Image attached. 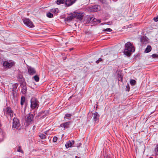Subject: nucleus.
I'll list each match as a JSON object with an SVG mask.
<instances>
[{"label": "nucleus", "mask_w": 158, "mask_h": 158, "mask_svg": "<svg viewBox=\"0 0 158 158\" xmlns=\"http://www.w3.org/2000/svg\"><path fill=\"white\" fill-rule=\"evenodd\" d=\"M135 48L133 45L130 42H127L125 44V48L124 51V54L129 56L131 52H134Z\"/></svg>", "instance_id": "obj_1"}, {"label": "nucleus", "mask_w": 158, "mask_h": 158, "mask_svg": "<svg viewBox=\"0 0 158 158\" xmlns=\"http://www.w3.org/2000/svg\"><path fill=\"white\" fill-rule=\"evenodd\" d=\"M24 23L27 27H33L34 25L33 23L29 19L24 18L23 19Z\"/></svg>", "instance_id": "obj_2"}, {"label": "nucleus", "mask_w": 158, "mask_h": 158, "mask_svg": "<svg viewBox=\"0 0 158 158\" xmlns=\"http://www.w3.org/2000/svg\"><path fill=\"white\" fill-rule=\"evenodd\" d=\"M4 113L7 116H10L11 118L13 115V111L10 107H7L4 109Z\"/></svg>", "instance_id": "obj_3"}, {"label": "nucleus", "mask_w": 158, "mask_h": 158, "mask_svg": "<svg viewBox=\"0 0 158 158\" xmlns=\"http://www.w3.org/2000/svg\"><path fill=\"white\" fill-rule=\"evenodd\" d=\"M20 125L19 120L16 118H14L13 119V128L18 129Z\"/></svg>", "instance_id": "obj_4"}, {"label": "nucleus", "mask_w": 158, "mask_h": 158, "mask_svg": "<svg viewBox=\"0 0 158 158\" xmlns=\"http://www.w3.org/2000/svg\"><path fill=\"white\" fill-rule=\"evenodd\" d=\"M37 101L35 98H32L31 100V107L34 109L38 107Z\"/></svg>", "instance_id": "obj_5"}, {"label": "nucleus", "mask_w": 158, "mask_h": 158, "mask_svg": "<svg viewBox=\"0 0 158 158\" xmlns=\"http://www.w3.org/2000/svg\"><path fill=\"white\" fill-rule=\"evenodd\" d=\"M15 64L14 62H11L10 63L7 61H4L3 64V66L7 68H10Z\"/></svg>", "instance_id": "obj_6"}, {"label": "nucleus", "mask_w": 158, "mask_h": 158, "mask_svg": "<svg viewBox=\"0 0 158 158\" xmlns=\"http://www.w3.org/2000/svg\"><path fill=\"white\" fill-rule=\"evenodd\" d=\"M74 14L75 18L81 20L84 15L83 13L81 12L74 13Z\"/></svg>", "instance_id": "obj_7"}, {"label": "nucleus", "mask_w": 158, "mask_h": 158, "mask_svg": "<svg viewBox=\"0 0 158 158\" xmlns=\"http://www.w3.org/2000/svg\"><path fill=\"white\" fill-rule=\"evenodd\" d=\"M74 143V140L69 141L67 142L65 144V146L67 148L69 147H73V145Z\"/></svg>", "instance_id": "obj_8"}, {"label": "nucleus", "mask_w": 158, "mask_h": 158, "mask_svg": "<svg viewBox=\"0 0 158 158\" xmlns=\"http://www.w3.org/2000/svg\"><path fill=\"white\" fill-rule=\"evenodd\" d=\"M100 6L98 5L94 6L91 7V11L92 12H96L99 10Z\"/></svg>", "instance_id": "obj_9"}, {"label": "nucleus", "mask_w": 158, "mask_h": 158, "mask_svg": "<svg viewBox=\"0 0 158 158\" xmlns=\"http://www.w3.org/2000/svg\"><path fill=\"white\" fill-rule=\"evenodd\" d=\"M33 117V116L32 114L28 115L27 116L26 121L28 123H30L32 120Z\"/></svg>", "instance_id": "obj_10"}, {"label": "nucleus", "mask_w": 158, "mask_h": 158, "mask_svg": "<svg viewBox=\"0 0 158 158\" xmlns=\"http://www.w3.org/2000/svg\"><path fill=\"white\" fill-rule=\"evenodd\" d=\"M140 41L141 43L145 44L148 42V39L146 36H142L141 37Z\"/></svg>", "instance_id": "obj_11"}, {"label": "nucleus", "mask_w": 158, "mask_h": 158, "mask_svg": "<svg viewBox=\"0 0 158 158\" xmlns=\"http://www.w3.org/2000/svg\"><path fill=\"white\" fill-rule=\"evenodd\" d=\"M76 0H66L65 4L68 6H70L74 3Z\"/></svg>", "instance_id": "obj_12"}, {"label": "nucleus", "mask_w": 158, "mask_h": 158, "mask_svg": "<svg viewBox=\"0 0 158 158\" xmlns=\"http://www.w3.org/2000/svg\"><path fill=\"white\" fill-rule=\"evenodd\" d=\"M70 122H68L64 123L61 124L60 125V127H63L64 128H67L69 127V126L70 124Z\"/></svg>", "instance_id": "obj_13"}, {"label": "nucleus", "mask_w": 158, "mask_h": 158, "mask_svg": "<svg viewBox=\"0 0 158 158\" xmlns=\"http://www.w3.org/2000/svg\"><path fill=\"white\" fill-rule=\"evenodd\" d=\"M75 16L74 14L73 13L66 18L65 20L68 21H70L75 18Z\"/></svg>", "instance_id": "obj_14"}, {"label": "nucleus", "mask_w": 158, "mask_h": 158, "mask_svg": "<svg viewBox=\"0 0 158 158\" xmlns=\"http://www.w3.org/2000/svg\"><path fill=\"white\" fill-rule=\"evenodd\" d=\"M28 71L30 75H33L35 73L36 71L35 69L31 67H29L28 68Z\"/></svg>", "instance_id": "obj_15"}, {"label": "nucleus", "mask_w": 158, "mask_h": 158, "mask_svg": "<svg viewBox=\"0 0 158 158\" xmlns=\"http://www.w3.org/2000/svg\"><path fill=\"white\" fill-rule=\"evenodd\" d=\"M99 115L97 112H95L94 114L93 119L95 121H97L98 120Z\"/></svg>", "instance_id": "obj_16"}, {"label": "nucleus", "mask_w": 158, "mask_h": 158, "mask_svg": "<svg viewBox=\"0 0 158 158\" xmlns=\"http://www.w3.org/2000/svg\"><path fill=\"white\" fill-rule=\"evenodd\" d=\"M151 46L150 45H148L146 48L145 52L146 53H148L151 50Z\"/></svg>", "instance_id": "obj_17"}, {"label": "nucleus", "mask_w": 158, "mask_h": 158, "mask_svg": "<svg viewBox=\"0 0 158 158\" xmlns=\"http://www.w3.org/2000/svg\"><path fill=\"white\" fill-rule=\"evenodd\" d=\"M27 91V87L25 85H23L22 89L21 92L23 94L26 93Z\"/></svg>", "instance_id": "obj_18"}, {"label": "nucleus", "mask_w": 158, "mask_h": 158, "mask_svg": "<svg viewBox=\"0 0 158 158\" xmlns=\"http://www.w3.org/2000/svg\"><path fill=\"white\" fill-rule=\"evenodd\" d=\"M25 98L24 97H22L21 99V104L23 106L25 102Z\"/></svg>", "instance_id": "obj_19"}, {"label": "nucleus", "mask_w": 158, "mask_h": 158, "mask_svg": "<svg viewBox=\"0 0 158 158\" xmlns=\"http://www.w3.org/2000/svg\"><path fill=\"white\" fill-rule=\"evenodd\" d=\"M17 89V87L15 85H14L13 86V94H14L16 92Z\"/></svg>", "instance_id": "obj_20"}, {"label": "nucleus", "mask_w": 158, "mask_h": 158, "mask_svg": "<svg viewBox=\"0 0 158 158\" xmlns=\"http://www.w3.org/2000/svg\"><path fill=\"white\" fill-rule=\"evenodd\" d=\"M64 2V0H57L56 3L58 5L63 4Z\"/></svg>", "instance_id": "obj_21"}, {"label": "nucleus", "mask_w": 158, "mask_h": 158, "mask_svg": "<svg viewBox=\"0 0 158 158\" xmlns=\"http://www.w3.org/2000/svg\"><path fill=\"white\" fill-rule=\"evenodd\" d=\"M33 78L35 80L36 82L38 81L39 80V77L37 75H35L34 76Z\"/></svg>", "instance_id": "obj_22"}, {"label": "nucleus", "mask_w": 158, "mask_h": 158, "mask_svg": "<svg viewBox=\"0 0 158 158\" xmlns=\"http://www.w3.org/2000/svg\"><path fill=\"white\" fill-rule=\"evenodd\" d=\"M155 153L156 155L158 154V144L156 145L154 150Z\"/></svg>", "instance_id": "obj_23"}, {"label": "nucleus", "mask_w": 158, "mask_h": 158, "mask_svg": "<svg viewBox=\"0 0 158 158\" xmlns=\"http://www.w3.org/2000/svg\"><path fill=\"white\" fill-rule=\"evenodd\" d=\"M130 83L132 85H134L136 83V81L134 80L131 79L130 80Z\"/></svg>", "instance_id": "obj_24"}, {"label": "nucleus", "mask_w": 158, "mask_h": 158, "mask_svg": "<svg viewBox=\"0 0 158 158\" xmlns=\"http://www.w3.org/2000/svg\"><path fill=\"white\" fill-rule=\"evenodd\" d=\"M40 137L42 139H45L46 137V135L43 134H41L39 135Z\"/></svg>", "instance_id": "obj_25"}, {"label": "nucleus", "mask_w": 158, "mask_h": 158, "mask_svg": "<svg viewBox=\"0 0 158 158\" xmlns=\"http://www.w3.org/2000/svg\"><path fill=\"white\" fill-rule=\"evenodd\" d=\"M47 16L49 18H52L53 17V15L50 12H49L47 14Z\"/></svg>", "instance_id": "obj_26"}, {"label": "nucleus", "mask_w": 158, "mask_h": 158, "mask_svg": "<svg viewBox=\"0 0 158 158\" xmlns=\"http://www.w3.org/2000/svg\"><path fill=\"white\" fill-rule=\"evenodd\" d=\"M103 31H109L111 32L112 31V30L110 28H107L103 30Z\"/></svg>", "instance_id": "obj_27"}, {"label": "nucleus", "mask_w": 158, "mask_h": 158, "mask_svg": "<svg viewBox=\"0 0 158 158\" xmlns=\"http://www.w3.org/2000/svg\"><path fill=\"white\" fill-rule=\"evenodd\" d=\"M57 10L58 9H52L51 10V11L53 13H56L58 12Z\"/></svg>", "instance_id": "obj_28"}, {"label": "nucleus", "mask_w": 158, "mask_h": 158, "mask_svg": "<svg viewBox=\"0 0 158 158\" xmlns=\"http://www.w3.org/2000/svg\"><path fill=\"white\" fill-rule=\"evenodd\" d=\"M43 113H44L45 114V115H43L42 116L43 118H45L46 116L48 114L49 112L47 110V111H44V112Z\"/></svg>", "instance_id": "obj_29"}, {"label": "nucleus", "mask_w": 158, "mask_h": 158, "mask_svg": "<svg viewBox=\"0 0 158 158\" xmlns=\"http://www.w3.org/2000/svg\"><path fill=\"white\" fill-rule=\"evenodd\" d=\"M57 138L55 136L53 137V142H56L57 141Z\"/></svg>", "instance_id": "obj_30"}, {"label": "nucleus", "mask_w": 158, "mask_h": 158, "mask_svg": "<svg viewBox=\"0 0 158 158\" xmlns=\"http://www.w3.org/2000/svg\"><path fill=\"white\" fill-rule=\"evenodd\" d=\"M152 56L153 58H156L158 57V55L156 54H153L152 55Z\"/></svg>", "instance_id": "obj_31"}, {"label": "nucleus", "mask_w": 158, "mask_h": 158, "mask_svg": "<svg viewBox=\"0 0 158 158\" xmlns=\"http://www.w3.org/2000/svg\"><path fill=\"white\" fill-rule=\"evenodd\" d=\"M17 151L19 152H21L22 153L23 152V150L21 149L20 147H19V149L17 150Z\"/></svg>", "instance_id": "obj_32"}, {"label": "nucleus", "mask_w": 158, "mask_h": 158, "mask_svg": "<svg viewBox=\"0 0 158 158\" xmlns=\"http://www.w3.org/2000/svg\"><path fill=\"white\" fill-rule=\"evenodd\" d=\"M102 59L101 58H99L98 60L96 61L97 63H98L100 61H101L102 60Z\"/></svg>", "instance_id": "obj_33"}, {"label": "nucleus", "mask_w": 158, "mask_h": 158, "mask_svg": "<svg viewBox=\"0 0 158 158\" xmlns=\"http://www.w3.org/2000/svg\"><path fill=\"white\" fill-rule=\"evenodd\" d=\"M153 19L155 22H157L158 21V16L156 17H154Z\"/></svg>", "instance_id": "obj_34"}, {"label": "nucleus", "mask_w": 158, "mask_h": 158, "mask_svg": "<svg viewBox=\"0 0 158 158\" xmlns=\"http://www.w3.org/2000/svg\"><path fill=\"white\" fill-rule=\"evenodd\" d=\"M71 116V114H65V116H66V117H70Z\"/></svg>", "instance_id": "obj_35"}, {"label": "nucleus", "mask_w": 158, "mask_h": 158, "mask_svg": "<svg viewBox=\"0 0 158 158\" xmlns=\"http://www.w3.org/2000/svg\"><path fill=\"white\" fill-rule=\"evenodd\" d=\"M98 22L99 23H100L101 22V21L100 19H98Z\"/></svg>", "instance_id": "obj_36"}, {"label": "nucleus", "mask_w": 158, "mask_h": 158, "mask_svg": "<svg viewBox=\"0 0 158 158\" xmlns=\"http://www.w3.org/2000/svg\"><path fill=\"white\" fill-rule=\"evenodd\" d=\"M76 158H79V157L78 156H76Z\"/></svg>", "instance_id": "obj_37"}, {"label": "nucleus", "mask_w": 158, "mask_h": 158, "mask_svg": "<svg viewBox=\"0 0 158 158\" xmlns=\"http://www.w3.org/2000/svg\"><path fill=\"white\" fill-rule=\"evenodd\" d=\"M121 81H122V77L121 78Z\"/></svg>", "instance_id": "obj_38"}, {"label": "nucleus", "mask_w": 158, "mask_h": 158, "mask_svg": "<svg viewBox=\"0 0 158 158\" xmlns=\"http://www.w3.org/2000/svg\"><path fill=\"white\" fill-rule=\"evenodd\" d=\"M90 19H92V18H91Z\"/></svg>", "instance_id": "obj_39"}]
</instances>
